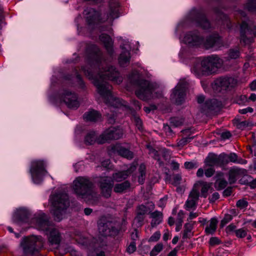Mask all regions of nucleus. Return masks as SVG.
Here are the masks:
<instances>
[{"instance_id": "1", "label": "nucleus", "mask_w": 256, "mask_h": 256, "mask_svg": "<svg viewBox=\"0 0 256 256\" xmlns=\"http://www.w3.org/2000/svg\"><path fill=\"white\" fill-rule=\"evenodd\" d=\"M87 50L89 67L82 66V70L90 80H92L98 94L104 99L108 106L114 108L126 107L125 101L112 95V86L106 81L108 80L120 84L122 78L114 66L106 63L96 46H90Z\"/></svg>"}, {"instance_id": "2", "label": "nucleus", "mask_w": 256, "mask_h": 256, "mask_svg": "<svg viewBox=\"0 0 256 256\" xmlns=\"http://www.w3.org/2000/svg\"><path fill=\"white\" fill-rule=\"evenodd\" d=\"M73 190L76 196L92 204L98 200V194L94 190V184L87 177L78 176L73 182Z\"/></svg>"}, {"instance_id": "3", "label": "nucleus", "mask_w": 256, "mask_h": 256, "mask_svg": "<svg viewBox=\"0 0 256 256\" xmlns=\"http://www.w3.org/2000/svg\"><path fill=\"white\" fill-rule=\"evenodd\" d=\"M222 64V60L218 56L212 55L201 60H197L194 66L192 72L198 77L208 76L214 73Z\"/></svg>"}, {"instance_id": "4", "label": "nucleus", "mask_w": 256, "mask_h": 256, "mask_svg": "<svg viewBox=\"0 0 256 256\" xmlns=\"http://www.w3.org/2000/svg\"><path fill=\"white\" fill-rule=\"evenodd\" d=\"M119 6L118 2H112L110 4L109 12L106 14V18L99 19V13L93 8H89L84 10V14L86 16V18L88 24H91L96 20H100L101 22L108 21V23L112 24V20L119 16Z\"/></svg>"}, {"instance_id": "5", "label": "nucleus", "mask_w": 256, "mask_h": 256, "mask_svg": "<svg viewBox=\"0 0 256 256\" xmlns=\"http://www.w3.org/2000/svg\"><path fill=\"white\" fill-rule=\"evenodd\" d=\"M54 218L58 222L62 219L64 211L68 207L70 202L68 196L66 194L59 193L51 198Z\"/></svg>"}, {"instance_id": "6", "label": "nucleus", "mask_w": 256, "mask_h": 256, "mask_svg": "<svg viewBox=\"0 0 256 256\" xmlns=\"http://www.w3.org/2000/svg\"><path fill=\"white\" fill-rule=\"evenodd\" d=\"M135 84L138 86L135 93L138 98L144 101L152 98L154 88L149 81L138 79L136 82Z\"/></svg>"}, {"instance_id": "7", "label": "nucleus", "mask_w": 256, "mask_h": 256, "mask_svg": "<svg viewBox=\"0 0 256 256\" xmlns=\"http://www.w3.org/2000/svg\"><path fill=\"white\" fill-rule=\"evenodd\" d=\"M21 246L24 254H34L42 247L43 242L41 236H32L24 238Z\"/></svg>"}, {"instance_id": "8", "label": "nucleus", "mask_w": 256, "mask_h": 256, "mask_svg": "<svg viewBox=\"0 0 256 256\" xmlns=\"http://www.w3.org/2000/svg\"><path fill=\"white\" fill-rule=\"evenodd\" d=\"M98 227L100 234L104 236H115L118 233L116 224L104 217L99 220Z\"/></svg>"}, {"instance_id": "9", "label": "nucleus", "mask_w": 256, "mask_h": 256, "mask_svg": "<svg viewBox=\"0 0 256 256\" xmlns=\"http://www.w3.org/2000/svg\"><path fill=\"white\" fill-rule=\"evenodd\" d=\"M46 164L43 160H36L32 162L30 172L34 182L38 184L42 178L47 172Z\"/></svg>"}, {"instance_id": "10", "label": "nucleus", "mask_w": 256, "mask_h": 256, "mask_svg": "<svg viewBox=\"0 0 256 256\" xmlns=\"http://www.w3.org/2000/svg\"><path fill=\"white\" fill-rule=\"evenodd\" d=\"M123 134V130L120 127H110L99 136L98 144H104L108 140L120 139L122 138Z\"/></svg>"}, {"instance_id": "11", "label": "nucleus", "mask_w": 256, "mask_h": 256, "mask_svg": "<svg viewBox=\"0 0 256 256\" xmlns=\"http://www.w3.org/2000/svg\"><path fill=\"white\" fill-rule=\"evenodd\" d=\"M188 83L184 80H180L175 87L170 96V99L176 104H181L184 100Z\"/></svg>"}, {"instance_id": "12", "label": "nucleus", "mask_w": 256, "mask_h": 256, "mask_svg": "<svg viewBox=\"0 0 256 256\" xmlns=\"http://www.w3.org/2000/svg\"><path fill=\"white\" fill-rule=\"evenodd\" d=\"M252 34L256 36V26L252 29L244 20H242L240 24V42L244 44L252 42Z\"/></svg>"}, {"instance_id": "13", "label": "nucleus", "mask_w": 256, "mask_h": 256, "mask_svg": "<svg viewBox=\"0 0 256 256\" xmlns=\"http://www.w3.org/2000/svg\"><path fill=\"white\" fill-rule=\"evenodd\" d=\"M60 100L70 108L76 109L80 106L77 94L68 90H64L60 94Z\"/></svg>"}, {"instance_id": "14", "label": "nucleus", "mask_w": 256, "mask_h": 256, "mask_svg": "<svg viewBox=\"0 0 256 256\" xmlns=\"http://www.w3.org/2000/svg\"><path fill=\"white\" fill-rule=\"evenodd\" d=\"M236 82V80L232 78L220 77L214 80L212 88L215 90L220 92L226 90L229 86L233 87Z\"/></svg>"}, {"instance_id": "15", "label": "nucleus", "mask_w": 256, "mask_h": 256, "mask_svg": "<svg viewBox=\"0 0 256 256\" xmlns=\"http://www.w3.org/2000/svg\"><path fill=\"white\" fill-rule=\"evenodd\" d=\"M36 228L41 230L48 232L52 226L48 217L44 214H39L34 219Z\"/></svg>"}, {"instance_id": "16", "label": "nucleus", "mask_w": 256, "mask_h": 256, "mask_svg": "<svg viewBox=\"0 0 256 256\" xmlns=\"http://www.w3.org/2000/svg\"><path fill=\"white\" fill-rule=\"evenodd\" d=\"M98 185L102 196L106 198H109L111 195L113 186V182L110 178L108 176L100 177L98 180Z\"/></svg>"}, {"instance_id": "17", "label": "nucleus", "mask_w": 256, "mask_h": 256, "mask_svg": "<svg viewBox=\"0 0 256 256\" xmlns=\"http://www.w3.org/2000/svg\"><path fill=\"white\" fill-rule=\"evenodd\" d=\"M222 44L220 36L216 34L206 36L205 39L202 38V45L206 49H209L215 46H219Z\"/></svg>"}, {"instance_id": "18", "label": "nucleus", "mask_w": 256, "mask_h": 256, "mask_svg": "<svg viewBox=\"0 0 256 256\" xmlns=\"http://www.w3.org/2000/svg\"><path fill=\"white\" fill-rule=\"evenodd\" d=\"M226 156L224 154H222L219 156L210 154L206 159V164L209 166H224L227 164Z\"/></svg>"}, {"instance_id": "19", "label": "nucleus", "mask_w": 256, "mask_h": 256, "mask_svg": "<svg viewBox=\"0 0 256 256\" xmlns=\"http://www.w3.org/2000/svg\"><path fill=\"white\" fill-rule=\"evenodd\" d=\"M200 192L195 189L192 188L190 192L188 198L185 204V208L187 210L195 209L199 199Z\"/></svg>"}, {"instance_id": "20", "label": "nucleus", "mask_w": 256, "mask_h": 256, "mask_svg": "<svg viewBox=\"0 0 256 256\" xmlns=\"http://www.w3.org/2000/svg\"><path fill=\"white\" fill-rule=\"evenodd\" d=\"M184 40L186 43L191 46H200L202 44V38L199 36L197 32H191L186 34Z\"/></svg>"}, {"instance_id": "21", "label": "nucleus", "mask_w": 256, "mask_h": 256, "mask_svg": "<svg viewBox=\"0 0 256 256\" xmlns=\"http://www.w3.org/2000/svg\"><path fill=\"white\" fill-rule=\"evenodd\" d=\"M120 48L122 51L119 56L118 62L120 66L124 67L130 63V46L128 44H125L122 46L121 45Z\"/></svg>"}, {"instance_id": "22", "label": "nucleus", "mask_w": 256, "mask_h": 256, "mask_svg": "<svg viewBox=\"0 0 256 256\" xmlns=\"http://www.w3.org/2000/svg\"><path fill=\"white\" fill-rule=\"evenodd\" d=\"M111 151L114 153H118L120 156L128 159H132L134 158L133 152L122 146L120 144L112 146Z\"/></svg>"}, {"instance_id": "23", "label": "nucleus", "mask_w": 256, "mask_h": 256, "mask_svg": "<svg viewBox=\"0 0 256 256\" xmlns=\"http://www.w3.org/2000/svg\"><path fill=\"white\" fill-rule=\"evenodd\" d=\"M212 183L200 180L194 184L192 188L199 192V188H200L202 196L206 198L208 196V191L212 190Z\"/></svg>"}, {"instance_id": "24", "label": "nucleus", "mask_w": 256, "mask_h": 256, "mask_svg": "<svg viewBox=\"0 0 256 256\" xmlns=\"http://www.w3.org/2000/svg\"><path fill=\"white\" fill-rule=\"evenodd\" d=\"M136 166L134 164H132L127 170L114 174H112V178L116 182L122 181L126 179L129 175L136 170Z\"/></svg>"}, {"instance_id": "25", "label": "nucleus", "mask_w": 256, "mask_h": 256, "mask_svg": "<svg viewBox=\"0 0 256 256\" xmlns=\"http://www.w3.org/2000/svg\"><path fill=\"white\" fill-rule=\"evenodd\" d=\"M182 134H184V136H186V137L183 138H182L178 140L176 146H172L173 147L177 146L180 149H181L185 145L189 143L190 142V140H192L194 138V136H190V129L184 130H182Z\"/></svg>"}, {"instance_id": "26", "label": "nucleus", "mask_w": 256, "mask_h": 256, "mask_svg": "<svg viewBox=\"0 0 256 256\" xmlns=\"http://www.w3.org/2000/svg\"><path fill=\"white\" fill-rule=\"evenodd\" d=\"M100 40L104 44L106 49L110 55L113 53L112 42L110 37L105 34L100 36Z\"/></svg>"}, {"instance_id": "27", "label": "nucleus", "mask_w": 256, "mask_h": 256, "mask_svg": "<svg viewBox=\"0 0 256 256\" xmlns=\"http://www.w3.org/2000/svg\"><path fill=\"white\" fill-rule=\"evenodd\" d=\"M221 104L220 102L216 99L210 100H206L203 106L204 111L210 112L216 110L220 106Z\"/></svg>"}, {"instance_id": "28", "label": "nucleus", "mask_w": 256, "mask_h": 256, "mask_svg": "<svg viewBox=\"0 0 256 256\" xmlns=\"http://www.w3.org/2000/svg\"><path fill=\"white\" fill-rule=\"evenodd\" d=\"M150 217L152 218L150 225L152 228H154L162 222V214L160 212L156 210L150 214Z\"/></svg>"}, {"instance_id": "29", "label": "nucleus", "mask_w": 256, "mask_h": 256, "mask_svg": "<svg viewBox=\"0 0 256 256\" xmlns=\"http://www.w3.org/2000/svg\"><path fill=\"white\" fill-rule=\"evenodd\" d=\"M48 232H50L48 238L50 242L52 244H58L60 241V236L58 230L52 226Z\"/></svg>"}, {"instance_id": "30", "label": "nucleus", "mask_w": 256, "mask_h": 256, "mask_svg": "<svg viewBox=\"0 0 256 256\" xmlns=\"http://www.w3.org/2000/svg\"><path fill=\"white\" fill-rule=\"evenodd\" d=\"M154 208V205L152 202L148 203V206L141 204L138 206L137 212L145 216L147 214H150Z\"/></svg>"}, {"instance_id": "31", "label": "nucleus", "mask_w": 256, "mask_h": 256, "mask_svg": "<svg viewBox=\"0 0 256 256\" xmlns=\"http://www.w3.org/2000/svg\"><path fill=\"white\" fill-rule=\"evenodd\" d=\"M83 116L86 120L96 122L100 119V114L97 111L92 110L86 112Z\"/></svg>"}, {"instance_id": "32", "label": "nucleus", "mask_w": 256, "mask_h": 256, "mask_svg": "<svg viewBox=\"0 0 256 256\" xmlns=\"http://www.w3.org/2000/svg\"><path fill=\"white\" fill-rule=\"evenodd\" d=\"M242 170L233 168L228 172V182L230 184H232L236 181V177L241 174Z\"/></svg>"}, {"instance_id": "33", "label": "nucleus", "mask_w": 256, "mask_h": 256, "mask_svg": "<svg viewBox=\"0 0 256 256\" xmlns=\"http://www.w3.org/2000/svg\"><path fill=\"white\" fill-rule=\"evenodd\" d=\"M130 182L126 180L122 183L116 184L114 186V190L116 193H122L130 188Z\"/></svg>"}, {"instance_id": "34", "label": "nucleus", "mask_w": 256, "mask_h": 256, "mask_svg": "<svg viewBox=\"0 0 256 256\" xmlns=\"http://www.w3.org/2000/svg\"><path fill=\"white\" fill-rule=\"evenodd\" d=\"M196 21L198 24L203 29H208L210 28L209 22L203 14H200L197 17Z\"/></svg>"}, {"instance_id": "35", "label": "nucleus", "mask_w": 256, "mask_h": 256, "mask_svg": "<svg viewBox=\"0 0 256 256\" xmlns=\"http://www.w3.org/2000/svg\"><path fill=\"white\" fill-rule=\"evenodd\" d=\"M218 220L216 218H212L210 221L209 225L205 228L206 234H213L216 229Z\"/></svg>"}, {"instance_id": "36", "label": "nucleus", "mask_w": 256, "mask_h": 256, "mask_svg": "<svg viewBox=\"0 0 256 256\" xmlns=\"http://www.w3.org/2000/svg\"><path fill=\"white\" fill-rule=\"evenodd\" d=\"M99 137L98 138L95 132H88L85 137V142L88 144H93L96 142L98 143V140Z\"/></svg>"}, {"instance_id": "37", "label": "nucleus", "mask_w": 256, "mask_h": 256, "mask_svg": "<svg viewBox=\"0 0 256 256\" xmlns=\"http://www.w3.org/2000/svg\"><path fill=\"white\" fill-rule=\"evenodd\" d=\"M147 148L148 150V154L155 160H156L159 163L160 166L163 164L162 162L160 160L159 153L154 148H153L151 146H148Z\"/></svg>"}, {"instance_id": "38", "label": "nucleus", "mask_w": 256, "mask_h": 256, "mask_svg": "<svg viewBox=\"0 0 256 256\" xmlns=\"http://www.w3.org/2000/svg\"><path fill=\"white\" fill-rule=\"evenodd\" d=\"M184 230L183 233L182 238L185 239L190 238L192 236V230L193 228V225L190 223H186L184 224Z\"/></svg>"}, {"instance_id": "39", "label": "nucleus", "mask_w": 256, "mask_h": 256, "mask_svg": "<svg viewBox=\"0 0 256 256\" xmlns=\"http://www.w3.org/2000/svg\"><path fill=\"white\" fill-rule=\"evenodd\" d=\"M138 171L140 176L138 178V182L140 184H143L146 177V166L144 164H141L139 167Z\"/></svg>"}, {"instance_id": "40", "label": "nucleus", "mask_w": 256, "mask_h": 256, "mask_svg": "<svg viewBox=\"0 0 256 256\" xmlns=\"http://www.w3.org/2000/svg\"><path fill=\"white\" fill-rule=\"evenodd\" d=\"M183 218L184 212L180 210L178 212V218L176 220V232H178L181 228L182 224L183 222Z\"/></svg>"}, {"instance_id": "41", "label": "nucleus", "mask_w": 256, "mask_h": 256, "mask_svg": "<svg viewBox=\"0 0 256 256\" xmlns=\"http://www.w3.org/2000/svg\"><path fill=\"white\" fill-rule=\"evenodd\" d=\"M244 8L250 12H255L256 10V0H248Z\"/></svg>"}, {"instance_id": "42", "label": "nucleus", "mask_w": 256, "mask_h": 256, "mask_svg": "<svg viewBox=\"0 0 256 256\" xmlns=\"http://www.w3.org/2000/svg\"><path fill=\"white\" fill-rule=\"evenodd\" d=\"M184 120L182 118H172L170 119V123L172 126L174 127L180 126L184 124Z\"/></svg>"}, {"instance_id": "43", "label": "nucleus", "mask_w": 256, "mask_h": 256, "mask_svg": "<svg viewBox=\"0 0 256 256\" xmlns=\"http://www.w3.org/2000/svg\"><path fill=\"white\" fill-rule=\"evenodd\" d=\"M163 244L162 243H158L156 244L150 252V256H156L163 249Z\"/></svg>"}, {"instance_id": "44", "label": "nucleus", "mask_w": 256, "mask_h": 256, "mask_svg": "<svg viewBox=\"0 0 256 256\" xmlns=\"http://www.w3.org/2000/svg\"><path fill=\"white\" fill-rule=\"evenodd\" d=\"M228 55L230 58L236 59L240 57V52L238 49H230Z\"/></svg>"}, {"instance_id": "45", "label": "nucleus", "mask_w": 256, "mask_h": 256, "mask_svg": "<svg viewBox=\"0 0 256 256\" xmlns=\"http://www.w3.org/2000/svg\"><path fill=\"white\" fill-rule=\"evenodd\" d=\"M132 120L134 122L136 126L140 130H142V122L140 117L137 115H133L132 116Z\"/></svg>"}, {"instance_id": "46", "label": "nucleus", "mask_w": 256, "mask_h": 256, "mask_svg": "<svg viewBox=\"0 0 256 256\" xmlns=\"http://www.w3.org/2000/svg\"><path fill=\"white\" fill-rule=\"evenodd\" d=\"M225 156L226 157V160L227 164H228L229 162L236 163L238 161V156L235 153H230L229 155L225 154Z\"/></svg>"}, {"instance_id": "47", "label": "nucleus", "mask_w": 256, "mask_h": 256, "mask_svg": "<svg viewBox=\"0 0 256 256\" xmlns=\"http://www.w3.org/2000/svg\"><path fill=\"white\" fill-rule=\"evenodd\" d=\"M236 206L240 209H246L248 206V202L244 199L238 200L236 204Z\"/></svg>"}, {"instance_id": "48", "label": "nucleus", "mask_w": 256, "mask_h": 256, "mask_svg": "<svg viewBox=\"0 0 256 256\" xmlns=\"http://www.w3.org/2000/svg\"><path fill=\"white\" fill-rule=\"evenodd\" d=\"M234 234L239 238H243L247 236V232L244 228L236 230H234Z\"/></svg>"}, {"instance_id": "49", "label": "nucleus", "mask_w": 256, "mask_h": 256, "mask_svg": "<svg viewBox=\"0 0 256 256\" xmlns=\"http://www.w3.org/2000/svg\"><path fill=\"white\" fill-rule=\"evenodd\" d=\"M145 216L137 212L136 216L134 218V221L138 224V226H141L144 224Z\"/></svg>"}, {"instance_id": "50", "label": "nucleus", "mask_w": 256, "mask_h": 256, "mask_svg": "<svg viewBox=\"0 0 256 256\" xmlns=\"http://www.w3.org/2000/svg\"><path fill=\"white\" fill-rule=\"evenodd\" d=\"M216 184L218 186V190H222L225 188L228 182L226 180L223 178H220L216 180Z\"/></svg>"}, {"instance_id": "51", "label": "nucleus", "mask_w": 256, "mask_h": 256, "mask_svg": "<svg viewBox=\"0 0 256 256\" xmlns=\"http://www.w3.org/2000/svg\"><path fill=\"white\" fill-rule=\"evenodd\" d=\"M182 178L180 174H176L173 176V181L172 184L175 186L180 185L181 183Z\"/></svg>"}, {"instance_id": "52", "label": "nucleus", "mask_w": 256, "mask_h": 256, "mask_svg": "<svg viewBox=\"0 0 256 256\" xmlns=\"http://www.w3.org/2000/svg\"><path fill=\"white\" fill-rule=\"evenodd\" d=\"M232 218V215L230 214H226L224 215V218L221 220L220 226H224L228 222H230Z\"/></svg>"}, {"instance_id": "53", "label": "nucleus", "mask_w": 256, "mask_h": 256, "mask_svg": "<svg viewBox=\"0 0 256 256\" xmlns=\"http://www.w3.org/2000/svg\"><path fill=\"white\" fill-rule=\"evenodd\" d=\"M106 116L108 118V120L109 123L113 124L115 122V120L116 117V112H112L110 114H107Z\"/></svg>"}, {"instance_id": "54", "label": "nucleus", "mask_w": 256, "mask_h": 256, "mask_svg": "<svg viewBox=\"0 0 256 256\" xmlns=\"http://www.w3.org/2000/svg\"><path fill=\"white\" fill-rule=\"evenodd\" d=\"M160 237V233L158 231L154 232L149 238V242H157Z\"/></svg>"}, {"instance_id": "55", "label": "nucleus", "mask_w": 256, "mask_h": 256, "mask_svg": "<svg viewBox=\"0 0 256 256\" xmlns=\"http://www.w3.org/2000/svg\"><path fill=\"white\" fill-rule=\"evenodd\" d=\"M164 130L168 136H172L174 134L171 127L168 124H164Z\"/></svg>"}, {"instance_id": "56", "label": "nucleus", "mask_w": 256, "mask_h": 256, "mask_svg": "<svg viewBox=\"0 0 256 256\" xmlns=\"http://www.w3.org/2000/svg\"><path fill=\"white\" fill-rule=\"evenodd\" d=\"M198 166L196 162H186L184 163V167L186 169L191 170L198 168Z\"/></svg>"}, {"instance_id": "57", "label": "nucleus", "mask_w": 256, "mask_h": 256, "mask_svg": "<svg viewBox=\"0 0 256 256\" xmlns=\"http://www.w3.org/2000/svg\"><path fill=\"white\" fill-rule=\"evenodd\" d=\"M136 250V243L135 242L132 241L127 248V251L128 253L132 254Z\"/></svg>"}, {"instance_id": "58", "label": "nucleus", "mask_w": 256, "mask_h": 256, "mask_svg": "<svg viewBox=\"0 0 256 256\" xmlns=\"http://www.w3.org/2000/svg\"><path fill=\"white\" fill-rule=\"evenodd\" d=\"M214 170L213 168H210L205 170L204 174L208 178L211 177L214 174Z\"/></svg>"}, {"instance_id": "59", "label": "nucleus", "mask_w": 256, "mask_h": 256, "mask_svg": "<svg viewBox=\"0 0 256 256\" xmlns=\"http://www.w3.org/2000/svg\"><path fill=\"white\" fill-rule=\"evenodd\" d=\"M220 198V194L218 192H214L211 197L209 198V200L210 202H214L216 200Z\"/></svg>"}, {"instance_id": "60", "label": "nucleus", "mask_w": 256, "mask_h": 256, "mask_svg": "<svg viewBox=\"0 0 256 256\" xmlns=\"http://www.w3.org/2000/svg\"><path fill=\"white\" fill-rule=\"evenodd\" d=\"M220 243V241L219 239L216 237L212 238L210 240V244L212 246H214Z\"/></svg>"}, {"instance_id": "61", "label": "nucleus", "mask_w": 256, "mask_h": 256, "mask_svg": "<svg viewBox=\"0 0 256 256\" xmlns=\"http://www.w3.org/2000/svg\"><path fill=\"white\" fill-rule=\"evenodd\" d=\"M253 108L250 107H248L246 108L242 109L239 110V112L241 114H246L248 112H253Z\"/></svg>"}, {"instance_id": "62", "label": "nucleus", "mask_w": 256, "mask_h": 256, "mask_svg": "<svg viewBox=\"0 0 256 256\" xmlns=\"http://www.w3.org/2000/svg\"><path fill=\"white\" fill-rule=\"evenodd\" d=\"M232 193V187L227 188L223 192V194L225 196H230Z\"/></svg>"}, {"instance_id": "63", "label": "nucleus", "mask_w": 256, "mask_h": 256, "mask_svg": "<svg viewBox=\"0 0 256 256\" xmlns=\"http://www.w3.org/2000/svg\"><path fill=\"white\" fill-rule=\"evenodd\" d=\"M236 228V226L233 224H230L229 226H228L226 227V232H231L233 231L234 232V230H235Z\"/></svg>"}, {"instance_id": "64", "label": "nucleus", "mask_w": 256, "mask_h": 256, "mask_svg": "<svg viewBox=\"0 0 256 256\" xmlns=\"http://www.w3.org/2000/svg\"><path fill=\"white\" fill-rule=\"evenodd\" d=\"M132 241L135 242L138 238V232L135 230L131 234Z\"/></svg>"}]
</instances>
